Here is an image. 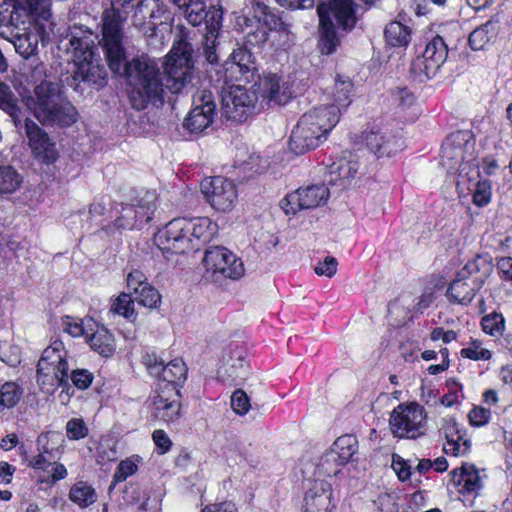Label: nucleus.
Masks as SVG:
<instances>
[{
  "mask_svg": "<svg viewBox=\"0 0 512 512\" xmlns=\"http://www.w3.org/2000/svg\"><path fill=\"white\" fill-rule=\"evenodd\" d=\"M193 53L189 31L185 27H180L177 39L163 64L164 72L158 63L147 55L134 57L130 61H127L126 57L122 58L119 71L112 72L125 76L131 106L141 111L149 105H162L165 89L173 94H179L191 86L195 76Z\"/></svg>",
  "mask_w": 512,
  "mask_h": 512,
  "instance_id": "1",
  "label": "nucleus"
},
{
  "mask_svg": "<svg viewBox=\"0 0 512 512\" xmlns=\"http://www.w3.org/2000/svg\"><path fill=\"white\" fill-rule=\"evenodd\" d=\"M66 38L65 47L72 54L73 65L62 75V83L82 96L99 90L107 82V72L98 54L97 36L90 29L74 26Z\"/></svg>",
  "mask_w": 512,
  "mask_h": 512,
  "instance_id": "2",
  "label": "nucleus"
},
{
  "mask_svg": "<svg viewBox=\"0 0 512 512\" xmlns=\"http://www.w3.org/2000/svg\"><path fill=\"white\" fill-rule=\"evenodd\" d=\"M24 101L43 126L70 127L79 119L76 107L62 96L58 84L53 81L42 80Z\"/></svg>",
  "mask_w": 512,
  "mask_h": 512,
  "instance_id": "3",
  "label": "nucleus"
},
{
  "mask_svg": "<svg viewBox=\"0 0 512 512\" xmlns=\"http://www.w3.org/2000/svg\"><path fill=\"white\" fill-rule=\"evenodd\" d=\"M339 119V109L334 105H322L304 113L292 130L289 140L290 150L300 155L318 147Z\"/></svg>",
  "mask_w": 512,
  "mask_h": 512,
  "instance_id": "4",
  "label": "nucleus"
},
{
  "mask_svg": "<svg viewBox=\"0 0 512 512\" xmlns=\"http://www.w3.org/2000/svg\"><path fill=\"white\" fill-rule=\"evenodd\" d=\"M319 16L320 38L318 48L321 54H332L339 45L333 18L339 27L351 30L356 23V16L352 0H328L317 7Z\"/></svg>",
  "mask_w": 512,
  "mask_h": 512,
  "instance_id": "5",
  "label": "nucleus"
},
{
  "mask_svg": "<svg viewBox=\"0 0 512 512\" xmlns=\"http://www.w3.org/2000/svg\"><path fill=\"white\" fill-rule=\"evenodd\" d=\"M128 14L129 10L115 8L112 5L102 13V45L111 71H119L120 60L126 55L123 30Z\"/></svg>",
  "mask_w": 512,
  "mask_h": 512,
  "instance_id": "6",
  "label": "nucleus"
},
{
  "mask_svg": "<svg viewBox=\"0 0 512 512\" xmlns=\"http://www.w3.org/2000/svg\"><path fill=\"white\" fill-rule=\"evenodd\" d=\"M491 269L487 259L477 255L457 273L447 290L449 299L459 304L470 303L483 286Z\"/></svg>",
  "mask_w": 512,
  "mask_h": 512,
  "instance_id": "7",
  "label": "nucleus"
},
{
  "mask_svg": "<svg viewBox=\"0 0 512 512\" xmlns=\"http://www.w3.org/2000/svg\"><path fill=\"white\" fill-rule=\"evenodd\" d=\"M426 417L424 407L416 402L399 404L390 414V430L394 437L417 439L426 433Z\"/></svg>",
  "mask_w": 512,
  "mask_h": 512,
  "instance_id": "8",
  "label": "nucleus"
},
{
  "mask_svg": "<svg viewBox=\"0 0 512 512\" xmlns=\"http://www.w3.org/2000/svg\"><path fill=\"white\" fill-rule=\"evenodd\" d=\"M203 263L206 278L215 282L225 278L236 280L244 274L241 259L225 247L215 246L206 250Z\"/></svg>",
  "mask_w": 512,
  "mask_h": 512,
  "instance_id": "9",
  "label": "nucleus"
},
{
  "mask_svg": "<svg viewBox=\"0 0 512 512\" xmlns=\"http://www.w3.org/2000/svg\"><path fill=\"white\" fill-rule=\"evenodd\" d=\"M448 57V47L444 39L437 35L429 41L421 56L411 63V73L420 81L433 78Z\"/></svg>",
  "mask_w": 512,
  "mask_h": 512,
  "instance_id": "10",
  "label": "nucleus"
},
{
  "mask_svg": "<svg viewBox=\"0 0 512 512\" xmlns=\"http://www.w3.org/2000/svg\"><path fill=\"white\" fill-rule=\"evenodd\" d=\"M155 243L165 253L184 254L196 248L185 227V218H175L155 234Z\"/></svg>",
  "mask_w": 512,
  "mask_h": 512,
  "instance_id": "11",
  "label": "nucleus"
},
{
  "mask_svg": "<svg viewBox=\"0 0 512 512\" xmlns=\"http://www.w3.org/2000/svg\"><path fill=\"white\" fill-rule=\"evenodd\" d=\"M170 18L171 13L162 0H141L134 9L131 21L143 34L153 35L157 26L167 23Z\"/></svg>",
  "mask_w": 512,
  "mask_h": 512,
  "instance_id": "12",
  "label": "nucleus"
},
{
  "mask_svg": "<svg viewBox=\"0 0 512 512\" xmlns=\"http://www.w3.org/2000/svg\"><path fill=\"white\" fill-rule=\"evenodd\" d=\"M152 415L165 422L174 423L181 418V394L178 387L162 384L150 396Z\"/></svg>",
  "mask_w": 512,
  "mask_h": 512,
  "instance_id": "13",
  "label": "nucleus"
},
{
  "mask_svg": "<svg viewBox=\"0 0 512 512\" xmlns=\"http://www.w3.org/2000/svg\"><path fill=\"white\" fill-rule=\"evenodd\" d=\"M329 195V188L325 184L309 185L288 194L281 200L280 207L285 214L294 215L298 211L313 209L325 204Z\"/></svg>",
  "mask_w": 512,
  "mask_h": 512,
  "instance_id": "14",
  "label": "nucleus"
},
{
  "mask_svg": "<svg viewBox=\"0 0 512 512\" xmlns=\"http://www.w3.org/2000/svg\"><path fill=\"white\" fill-rule=\"evenodd\" d=\"M193 105L183 126L191 133H202L214 122L216 116L215 97L212 92L202 90L194 97Z\"/></svg>",
  "mask_w": 512,
  "mask_h": 512,
  "instance_id": "15",
  "label": "nucleus"
},
{
  "mask_svg": "<svg viewBox=\"0 0 512 512\" xmlns=\"http://www.w3.org/2000/svg\"><path fill=\"white\" fill-rule=\"evenodd\" d=\"M201 191L209 204L222 212L230 211L238 198L236 185L221 176L202 181Z\"/></svg>",
  "mask_w": 512,
  "mask_h": 512,
  "instance_id": "16",
  "label": "nucleus"
},
{
  "mask_svg": "<svg viewBox=\"0 0 512 512\" xmlns=\"http://www.w3.org/2000/svg\"><path fill=\"white\" fill-rule=\"evenodd\" d=\"M142 362L149 374L161 379L164 384L177 387L186 379L187 367L179 357L167 361L158 354H144Z\"/></svg>",
  "mask_w": 512,
  "mask_h": 512,
  "instance_id": "17",
  "label": "nucleus"
},
{
  "mask_svg": "<svg viewBox=\"0 0 512 512\" xmlns=\"http://www.w3.org/2000/svg\"><path fill=\"white\" fill-rule=\"evenodd\" d=\"M254 97L241 86H230L222 91L221 113L228 120L244 121L254 106Z\"/></svg>",
  "mask_w": 512,
  "mask_h": 512,
  "instance_id": "18",
  "label": "nucleus"
},
{
  "mask_svg": "<svg viewBox=\"0 0 512 512\" xmlns=\"http://www.w3.org/2000/svg\"><path fill=\"white\" fill-rule=\"evenodd\" d=\"M24 128L34 157L44 164L54 163L58 158V151L49 134L29 118L25 119Z\"/></svg>",
  "mask_w": 512,
  "mask_h": 512,
  "instance_id": "19",
  "label": "nucleus"
},
{
  "mask_svg": "<svg viewBox=\"0 0 512 512\" xmlns=\"http://www.w3.org/2000/svg\"><path fill=\"white\" fill-rule=\"evenodd\" d=\"M69 366L67 361L60 354H47L42 356L37 365V382L44 388L50 385L53 389L56 386H68Z\"/></svg>",
  "mask_w": 512,
  "mask_h": 512,
  "instance_id": "20",
  "label": "nucleus"
},
{
  "mask_svg": "<svg viewBox=\"0 0 512 512\" xmlns=\"http://www.w3.org/2000/svg\"><path fill=\"white\" fill-rule=\"evenodd\" d=\"M362 139L377 157H391L404 148L402 137L388 129L371 128Z\"/></svg>",
  "mask_w": 512,
  "mask_h": 512,
  "instance_id": "21",
  "label": "nucleus"
},
{
  "mask_svg": "<svg viewBox=\"0 0 512 512\" xmlns=\"http://www.w3.org/2000/svg\"><path fill=\"white\" fill-rule=\"evenodd\" d=\"M180 14L192 26L204 23L205 29L212 32L218 31L221 27L222 10L215 6L207 7L205 0H191Z\"/></svg>",
  "mask_w": 512,
  "mask_h": 512,
  "instance_id": "22",
  "label": "nucleus"
},
{
  "mask_svg": "<svg viewBox=\"0 0 512 512\" xmlns=\"http://www.w3.org/2000/svg\"><path fill=\"white\" fill-rule=\"evenodd\" d=\"M259 91L269 105L283 106L293 97L291 85L283 77L269 73L260 78Z\"/></svg>",
  "mask_w": 512,
  "mask_h": 512,
  "instance_id": "23",
  "label": "nucleus"
},
{
  "mask_svg": "<svg viewBox=\"0 0 512 512\" xmlns=\"http://www.w3.org/2000/svg\"><path fill=\"white\" fill-rule=\"evenodd\" d=\"M465 134L457 132L450 135L442 144L441 157L442 165L448 170H455L461 167L465 162H469L465 155L469 146V141L465 138Z\"/></svg>",
  "mask_w": 512,
  "mask_h": 512,
  "instance_id": "24",
  "label": "nucleus"
},
{
  "mask_svg": "<svg viewBox=\"0 0 512 512\" xmlns=\"http://www.w3.org/2000/svg\"><path fill=\"white\" fill-rule=\"evenodd\" d=\"M359 170V162L352 154L344 155L333 161L327 170L328 183L332 187L344 189L354 179Z\"/></svg>",
  "mask_w": 512,
  "mask_h": 512,
  "instance_id": "25",
  "label": "nucleus"
},
{
  "mask_svg": "<svg viewBox=\"0 0 512 512\" xmlns=\"http://www.w3.org/2000/svg\"><path fill=\"white\" fill-rule=\"evenodd\" d=\"M29 27V17L24 8L7 4L0 5V37L4 39L13 37Z\"/></svg>",
  "mask_w": 512,
  "mask_h": 512,
  "instance_id": "26",
  "label": "nucleus"
},
{
  "mask_svg": "<svg viewBox=\"0 0 512 512\" xmlns=\"http://www.w3.org/2000/svg\"><path fill=\"white\" fill-rule=\"evenodd\" d=\"M217 379L223 383H236L247 374V363L241 355L224 354L217 368Z\"/></svg>",
  "mask_w": 512,
  "mask_h": 512,
  "instance_id": "27",
  "label": "nucleus"
},
{
  "mask_svg": "<svg viewBox=\"0 0 512 512\" xmlns=\"http://www.w3.org/2000/svg\"><path fill=\"white\" fill-rule=\"evenodd\" d=\"M289 26L290 24L286 23L280 16H265L264 23L258 24L256 28L245 33V43L250 47H262L268 41L269 30L287 31Z\"/></svg>",
  "mask_w": 512,
  "mask_h": 512,
  "instance_id": "28",
  "label": "nucleus"
},
{
  "mask_svg": "<svg viewBox=\"0 0 512 512\" xmlns=\"http://www.w3.org/2000/svg\"><path fill=\"white\" fill-rule=\"evenodd\" d=\"M358 450V441L354 435L346 434L338 437L330 450L324 454V461H338L346 464Z\"/></svg>",
  "mask_w": 512,
  "mask_h": 512,
  "instance_id": "29",
  "label": "nucleus"
},
{
  "mask_svg": "<svg viewBox=\"0 0 512 512\" xmlns=\"http://www.w3.org/2000/svg\"><path fill=\"white\" fill-rule=\"evenodd\" d=\"M415 297L410 293H403L388 305V319L393 326H402L412 319Z\"/></svg>",
  "mask_w": 512,
  "mask_h": 512,
  "instance_id": "30",
  "label": "nucleus"
},
{
  "mask_svg": "<svg viewBox=\"0 0 512 512\" xmlns=\"http://www.w3.org/2000/svg\"><path fill=\"white\" fill-rule=\"evenodd\" d=\"M451 482L459 488V492L473 493L478 491L482 484L478 470L468 464L450 472Z\"/></svg>",
  "mask_w": 512,
  "mask_h": 512,
  "instance_id": "31",
  "label": "nucleus"
},
{
  "mask_svg": "<svg viewBox=\"0 0 512 512\" xmlns=\"http://www.w3.org/2000/svg\"><path fill=\"white\" fill-rule=\"evenodd\" d=\"M330 487L323 481L315 482L313 488L309 489L305 495V510L308 512L319 511L327 512L330 504Z\"/></svg>",
  "mask_w": 512,
  "mask_h": 512,
  "instance_id": "32",
  "label": "nucleus"
},
{
  "mask_svg": "<svg viewBox=\"0 0 512 512\" xmlns=\"http://www.w3.org/2000/svg\"><path fill=\"white\" fill-rule=\"evenodd\" d=\"M5 39L12 43L15 51L25 59L37 54L39 36L31 27Z\"/></svg>",
  "mask_w": 512,
  "mask_h": 512,
  "instance_id": "33",
  "label": "nucleus"
},
{
  "mask_svg": "<svg viewBox=\"0 0 512 512\" xmlns=\"http://www.w3.org/2000/svg\"><path fill=\"white\" fill-rule=\"evenodd\" d=\"M0 109L7 113L16 127L21 123V108L17 97L8 84L0 80Z\"/></svg>",
  "mask_w": 512,
  "mask_h": 512,
  "instance_id": "34",
  "label": "nucleus"
},
{
  "mask_svg": "<svg viewBox=\"0 0 512 512\" xmlns=\"http://www.w3.org/2000/svg\"><path fill=\"white\" fill-rule=\"evenodd\" d=\"M68 497L80 508H87L96 502L97 493L87 482L78 481L71 486Z\"/></svg>",
  "mask_w": 512,
  "mask_h": 512,
  "instance_id": "35",
  "label": "nucleus"
},
{
  "mask_svg": "<svg viewBox=\"0 0 512 512\" xmlns=\"http://www.w3.org/2000/svg\"><path fill=\"white\" fill-rule=\"evenodd\" d=\"M185 227L191 237L194 238L195 249H198L200 241H207L212 234V222L207 217L185 218Z\"/></svg>",
  "mask_w": 512,
  "mask_h": 512,
  "instance_id": "36",
  "label": "nucleus"
},
{
  "mask_svg": "<svg viewBox=\"0 0 512 512\" xmlns=\"http://www.w3.org/2000/svg\"><path fill=\"white\" fill-rule=\"evenodd\" d=\"M23 178L15 167L9 164L0 165V196H8L16 192Z\"/></svg>",
  "mask_w": 512,
  "mask_h": 512,
  "instance_id": "37",
  "label": "nucleus"
},
{
  "mask_svg": "<svg viewBox=\"0 0 512 512\" xmlns=\"http://www.w3.org/2000/svg\"><path fill=\"white\" fill-rule=\"evenodd\" d=\"M86 342L91 349L96 352H112L115 350V340L113 335L104 327L91 331L87 336Z\"/></svg>",
  "mask_w": 512,
  "mask_h": 512,
  "instance_id": "38",
  "label": "nucleus"
},
{
  "mask_svg": "<svg viewBox=\"0 0 512 512\" xmlns=\"http://www.w3.org/2000/svg\"><path fill=\"white\" fill-rule=\"evenodd\" d=\"M387 42L394 47L406 46L410 41L411 30L401 22H390L384 31Z\"/></svg>",
  "mask_w": 512,
  "mask_h": 512,
  "instance_id": "39",
  "label": "nucleus"
},
{
  "mask_svg": "<svg viewBox=\"0 0 512 512\" xmlns=\"http://www.w3.org/2000/svg\"><path fill=\"white\" fill-rule=\"evenodd\" d=\"M23 390L15 382H6L0 386V413L15 407L22 398Z\"/></svg>",
  "mask_w": 512,
  "mask_h": 512,
  "instance_id": "40",
  "label": "nucleus"
},
{
  "mask_svg": "<svg viewBox=\"0 0 512 512\" xmlns=\"http://www.w3.org/2000/svg\"><path fill=\"white\" fill-rule=\"evenodd\" d=\"M495 37L494 25L487 22L474 29L469 35V45L474 51L485 49L487 44Z\"/></svg>",
  "mask_w": 512,
  "mask_h": 512,
  "instance_id": "41",
  "label": "nucleus"
},
{
  "mask_svg": "<svg viewBox=\"0 0 512 512\" xmlns=\"http://www.w3.org/2000/svg\"><path fill=\"white\" fill-rule=\"evenodd\" d=\"M353 84L349 79H337L335 81L333 99L334 105L337 109H339V115H341L342 110L346 109L350 103V94L352 91Z\"/></svg>",
  "mask_w": 512,
  "mask_h": 512,
  "instance_id": "42",
  "label": "nucleus"
},
{
  "mask_svg": "<svg viewBox=\"0 0 512 512\" xmlns=\"http://www.w3.org/2000/svg\"><path fill=\"white\" fill-rule=\"evenodd\" d=\"M92 320H83L72 316L63 318V329L72 337H84L85 340L91 331H93Z\"/></svg>",
  "mask_w": 512,
  "mask_h": 512,
  "instance_id": "43",
  "label": "nucleus"
},
{
  "mask_svg": "<svg viewBox=\"0 0 512 512\" xmlns=\"http://www.w3.org/2000/svg\"><path fill=\"white\" fill-rule=\"evenodd\" d=\"M37 443L39 450L57 457L63 447L64 438L59 432L49 431L41 434Z\"/></svg>",
  "mask_w": 512,
  "mask_h": 512,
  "instance_id": "44",
  "label": "nucleus"
},
{
  "mask_svg": "<svg viewBox=\"0 0 512 512\" xmlns=\"http://www.w3.org/2000/svg\"><path fill=\"white\" fill-rule=\"evenodd\" d=\"M135 302L139 305L154 309L157 308L161 302V295L152 285H144L143 288L138 289L137 292L132 294Z\"/></svg>",
  "mask_w": 512,
  "mask_h": 512,
  "instance_id": "45",
  "label": "nucleus"
},
{
  "mask_svg": "<svg viewBox=\"0 0 512 512\" xmlns=\"http://www.w3.org/2000/svg\"><path fill=\"white\" fill-rule=\"evenodd\" d=\"M134 298L131 294L121 293L111 306V311L127 319L134 320L136 313L134 310Z\"/></svg>",
  "mask_w": 512,
  "mask_h": 512,
  "instance_id": "46",
  "label": "nucleus"
},
{
  "mask_svg": "<svg viewBox=\"0 0 512 512\" xmlns=\"http://www.w3.org/2000/svg\"><path fill=\"white\" fill-rule=\"evenodd\" d=\"M481 326L486 334L497 337L504 331L505 320L502 314L493 312L482 318Z\"/></svg>",
  "mask_w": 512,
  "mask_h": 512,
  "instance_id": "47",
  "label": "nucleus"
},
{
  "mask_svg": "<svg viewBox=\"0 0 512 512\" xmlns=\"http://www.w3.org/2000/svg\"><path fill=\"white\" fill-rule=\"evenodd\" d=\"M233 62L239 67L240 73L246 75L247 73L256 70V64L252 53L247 48H239L232 54Z\"/></svg>",
  "mask_w": 512,
  "mask_h": 512,
  "instance_id": "48",
  "label": "nucleus"
},
{
  "mask_svg": "<svg viewBox=\"0 0 512 512\" xmlns=\"http://www.w3.org/2000/svg\"><path fill=\"white\" fill-rule=\"evenodd\" d=\"M471 442L466 437V432L463 431V435H460L459 439L454 438L452 441H448L443 445V450L446 454L453 456H463L470 450Z\"/></svg>",
  "mask_w": 512,
  "mask_h": 512,
  "instance_id": "49",
  "label": "nucleus"
},
{
  "mask_svg": "<svg viewBox=\"0 0 512 512\" xmlns=\"http://www.w3.org/2000/svg\"><path fill=\"white\" fill-rule=\"evenodd\" d=\"M154 199L153 194L147 193L145 198L141 199L137 205H134L135 212H137V222H148L152 219L154 213Z\"/></svg>",
  "mask_w": 512,
  "mask_h": 512,
  "instance_id": "50",
  "label": "nucleus"
},
{
  "mask_svg": "<svg viewBox=\"0 0 512 512\" xmlns=\"http://www.w3.org/2000/svg\"><path fill=\"white\" fill-rule=\"evenodd\" d=\"M218 31H208L204 36V42L202 45V54L206 61L210 64H214L218 61V55L216 53V39Z\"/></svg>",
  "mask_w": 512,
  "mask_h": 512,
  "instance_id": "51",
  "label": "nucleus"
},
{
  "mask_svg": "<svg viewBox=\"0 0 512 512\" xmlns=\"http://www.w3.org/2000/svg\"><path fill=\"white\" fill-rule=\"evenodd\" d=\"M230 403L232 410L240 416L246 415L251 407L250 399L242 389L232 393Z\"/></svg>",
  "mask_w": 512,
  "mask_h": 512,
  "instance_id": "52",
  "label": "nucleus"
},
{
  "mask_svg": "<svg viewBox=\"0 0 512 512\" xmlns=\"http://www.w3.org/2000/svg\"><path fill=\"white\" fill-rule=\"evenodd\" d=\"M88 427L81 418H72L66 424V434L70 440H80L88 435Z\"/></svg>",
  "mask_w": 512,
  "mask_h": 512,
  "instance_id": "53",
  "label": "nucleus"
},
{
  "mask_svg": "<svg viewBox=\"0 0 512 512\" xmlns=\"http://www.w3.org/2000/svg\"><path fill=\"white\" fill-rule=\"evenodd\" d=\"M137 224V212H135L134 205L123 207L121 216L115 220V225L121 229H133Z\"/></svg>",
  "mask_w": 512,
  "mask_h": 512,
  "instance_id": "54",
  "label": "nucleus"
},
{
  "mask_svg": "<svg viewBox=\"0 0 512 512\" xmlns=\"http://www.w3.org/2000/svg\"><path fill=\"white\" fill-rule=\"evenodd\" d=\"M70 378L75 387L86 390L92 384L94 375L87 369H75L71 372Z\"/></svg>",
  "mask_w": 512,
  "mask_h": 512,
  "instance_id": "55",
  "label": "nucleus"
},
{
  "mask_svg": "<svg viewBox=\"0 0 512 512\" xmlns=\"http://www.w3.org/2000/svg\"><path fill=\"white\" fill-rule=\"evenodd\" d=\"M463 431L464 430L459 426L455 419H443L440 432L444 435L446 442L452 441L454 438L459 439L460 435H463Z\"/></svg>",
  "mask_w": 512,
  "mask_h": 512,
  "instance_id": "56",
  "label": "nucleus"
},
{
  "mask_svg": "<svg viewBox=\"0 0 512 512\" xmlns=\"http://www.w3.org/2000/svg\"><path fill=\"white\" fill-rule=\"evenodd\" d=\"M491 185L487 181L478 182L473 193V202L477 206H484L490 202Z\"/></svg>",
  "mask_w": 512,
  "mask_h": 512,
  "instance_id": "57",
  "label": "nucleus"
},
{
  "mask_svg": "<svg viewBox=\"0 0 512 512\" xmlns=\"http://www.w3.org/2000/svg\"><path fill=\"white\" fill-rule=\"evenodd\" d=\"M137 471V465L131 459L122 460L114 473V481L122 482Z\"/></svg>",
  "mask_w": 512,
  "mask_h": 512,
  "instance_id": "58",
  "label": "nucleus"
},
{
  "mask_svg": "<svg viewBox=\"0 0 512 512\" xmlns=\"http://www.w3.org/2000/svg\"><path fill=\"white\" fill-rule=\"evenodd\" d=\"M31 11L38 17L48 20L51 15V0H25Z\"/></svg>",
  "mask_w": 512,
  "mask_h": 512,
  "instance_id": "59",
  "label": "nucleus"
},
{
  "mask_svg": "<svg viewBox=\"0 0 512 512\" xmlns=\"http://www.w3.org/2000/svg\"><path fill=\"white\" fill-rule=\"evenodd\" d=\"M391 466L399 480L406 481L410 478L412 474L411 466L399 455H393Z\"/></svg>",
  "mask_w": 512,
  "mask_h": 512,
  "instance_id": "60",
  "label": "nucleus"
},
{
  "mask_svg": "<svg viewBox=\"0 0 512 512\" xmlns=\"http://www.w3.org/2000/svg\"><path fill=\"white\" fill-rule=\"evenodd\" d=\"M338 262L334 257L327 256L324 261L319 262L314 271L317 275L332 277L337 271Z\"/></svg>",
  "mask_w": 512,
  "mask_h": 512,
  "instance_id": "61",
  "label": "nucleus"
},
{
  "mask_svg": "<svg viewBox=\"0 0 512 512\" xmlns=\"http://www.w3.org/2000/svg\"><path fill=\"white\" fill-rule=\"evenodd\" d=\"M40 453L30 460V466L35 469H40L45 472H50V467L53 465L56 459V455L46 454L42 450Z\"/></svg>",
  "mask_w": 512,
  "mask_h": 512,
  "instance_id": "62",
  "label": "nucleus"
},
{
  "mask_svg": "<svg viewBox=\"0 0 512 512\" xmlns=\"http://www.w3.org/2000/svg\"><path fill=\"white\" fill-rule=\"evenodd\" d=\"M490 410L483 407H475L469 412V421L473 426H483L489 422Z\"/></svg>",
  "mask_w": 512,
  "mask_h": 512,
  "instance_id": "63",
  "label": "nucleus"
},
{
  "mask_svg": "<svg viewBox=\"0 0 512 512\" xmlns=\"http://www.w3.org/2000/svg\"><path fill=\"white\" fill-rule=\"evenodd\" d=\"M144 285H149V283L146 282V277L141 271L134 270L128 274L127 287L130 290L129 294H134L138 289L143 288Z\"/></svg>",
  "mask_w": 512,
  "mask_h": 512,
  "instance_id": "64",
  "label": "nucleus"
}]
</instances>
